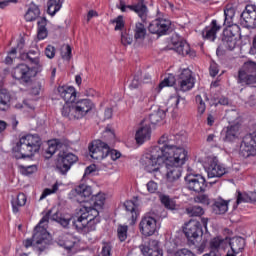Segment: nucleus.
<instances>
[{"label":"nucleus","instance_id":"nucleus-1","mask_svg":"<svg viewBox=\"0 0 256 256\" xmlns=\"http://www.w3.org/2000/svg\"><path fill=\"white\" fill-rule=\"evenodd\" d=\"M181 136L170 134L163 135L158 146H153L141 158V163L148 173H154V177H161L160 167L163 165L166 172V183L169 187L177 185L181 179V166L187 161V150L179 145Z\"/></svg>","mask_w":256,"mask_h":256},{"label":"nucleus","instance_id":"nucleus-2","mask_svg":"<svg viewBox=\"0 0 256 256\" xmlns=\"http://www.w3.org/2000/svg\"><path fill=\"white\" fill-rule=\"evenodd\" d=\"M105 205V194L98 193L90 199V206H82L73 217V227L78 233L87 235L97 229L99 211Z\"/></svg>","mask_w":256,"mask_h":256},{"label":"nucleus","instance_id":"nucleus-3","mask_svg":"<svg viewBox=\"0 0 256 256\" xmlns=\"http://www.w3.org/2000/svg\"><path fill=\"white\" fill-rule=\"evenodd\" d=\"M52 211L49 210L45 216L42 217L39 224L34 228V233L32 238L24 240L23 244L26 249L33 247L39 253L47 251L51 247V234L47 232V224L49 223V218L51 217Z\"/></svg>","mask_w":256,"mask_h":256},{"label":"nucleus","instance_id":"nucleus-4","mask_svg":"<svg viewBox=\"0 0 256 256\" xmlns=\"http://www.w3.org/2000/svg\"><path fill=\"white\" fill-rule=\"evenodd\" d=\"M118 9L122 11V13H125L127 9H130V11H134L137 13V15L140 17L141 22H137L135 24V27L133 29L134 32V39L136 41H143L147 35V28H145V25H147V5L143 2V0H139L137 4L135 5H125V2L123 0H120V5L118 6Z\"/></svg>","mask_w":256,"mask_h":256},{"label":"nucleus","instance_id":"nucleus-5","mask_svg":"<svg viewBox=\"0 0 256 256\" xmlns=\"http://www.w3.org/2000/svg\"><path fill=\"white\" fill-rule=\"evenodd\" d=\"M41 145L42 141L39 135L28 134L20 138L19 142L13 148V152L16 153V159H25L27 157H33L35 153H39Z\"/></svg>","mask_w":256,"mask_h":256},{"label":"nucleus","instance_id":"nucleus-6","mask_svg":"<svg viewBox=\"0 0 256 256\" xmlns=\"http://www.w3.org/2000/svg\"><path fill=\"white\" fill-rule=\"evenodd\" d=\"M93 109H95V103L91 99L86 98L74 101L72 104H65L62 107L61 113L63 117L79 121V119H83V117H87L89 113H92Z\"/></svg>","mask_w":256,"mask_h":256},{"label":"nucleus","instance_id":"nucleus-7","mask_svg":"<svg viewBox=\"0 0 256 256\" xmlns=\"http://www.w3.org/2000/svg\"><path fill=\"white\" fill-rule=\"evenodd\" d=\"M238 83L256 87V62L248 61L238 72Z\"/></svg>","mask_w":256,"mask_h":256},{"label":"nucleus","instance_id":"nucleus-8","mask_svg":"<svg viewBox=\"0 0 256 256\" xmlns=\"http://www.w3.org/2000/svg\"><path fill=\"white\" fill-rule=\"evenodd\" d=\"M77 161H79L77 155L60 151L55 164L56 171H58L60 175H67Z\"/></svg>","mask_w":256,"mask_h":256},{"label":"nucleus","instance_id":"nucleus-9","mask_svg":"<svg viewBox=\"0 0 256 256\" xmlns=\"http://www.w3.org/2000/svg\"><path fill=\"white\" fill-rule=\"evenodd\" d=\"M241 35L239 25H233L229 29L223 31L222 45L228 51H233L237 47V37Z\"/></svg>","mask_w":256,"mask_h":256},{"label":"nucleus","instance_id":"nucleus-10","mask_svg":"<svg viewBox=\"0 0 256 256\" xmlns=\"http://www.w3.org/2000/svg\"><path fill=\"white\" fill-rule=\"evenodd\" d=\"M204 169L207 172L209 179H219L227 173V169L223 164L219 163L217 157L208 158L207 162L204 164Z\"/></svg>","mask_w":256,"mask_h":256},{"label":"nucleus","instance_id":"nucleus-11","mask_svg":"<svg viewBox=\"0 0 256 256\" xmlns=\"http://www.w3.org/2000/svg\"><path fill=\"white\" fill-rule=\"evenodd\" d=\"M186 187L194 193H204L207 189V181L200 174H188L185 176Z\"/></svg>","mask_w":256,"mask_h":256},{"label":"nucleus","instance_id":"nucleus-12","mask_svg":"<svg viewBox=\"0 0 256 256\" xmlns=\"http://www.w3.org/2000/svg\"><path fill=\"white\" fill-rule=\"evenodd\" d=\"M89 153L92 159H96V161H101L106 157H109V145L101 140L92 141L89 146Z\"/></svg>","mask_w":256,"mask_h":256},{"label":"nucleus","instance_id":"nucleus-13","mask_svg":"<svg viewBox=\"0 0 256 256\" xmlns=\"http://www.w3.org/2000/svg\"><path fill=\"white\" fill-rule=\"evenodd\" d=\"M184 234L187 237L189 244L196 243V240L203 237L201 222L197 220H190L184 227Z\"/></svg>","mask_w":256,"mask_h":256},{"label":"nucleus","instance_id":"nucleus-14","mask_svg":"<svg viewBox=\"0 0 256 256\" xmlns=\"http://www.w3.org/2000/svg\"><path fill=\"white\" fill-rule=\"evenodd\" d=\"M159 226H157V219L147 214L141 219L139 223V231L144 237H151L157 233Z\"/></svg>","mask_w":256,"mask_h":256},{"label":"nucleus","instance_id":"nucleus-15","mask_svg":"<svg viewBox=\"0 0 256 256\" xmlns=\"http://www.w3.org/2000/svg\"><path fill=\"white\" fill-rule=\"evenodd\" d=\"M240 153L245 158L256 154V131L243 137L240 145Z\"/></svg>","mask_w":256,"mask_h":256},{"label":"nucleus","instance_id":"nucleus-16","mask_svg":"<svg viewBox=\"0 0 256 256\" xmlns=\"http://www.w3.org/2000/svg\"><path fill=\"white\" fill-rule=\"evenodd\" d=\"M171 28V20L167 18H157L148 26V31L154 35H166Z\"/></svg>","mask_w":256,"mask_h":256},{"label":"nucleus","instance_id":"nucleus-17","mask_svg":"<svg viewBox=\"0 0 256 256\" xmlns=\"http://www.w3.org/2000/svg\"><path fill=\"white\" fill-rule=\"evenodd\" d=\"M12 77L22 83H31V79L35 77V72L26 64H19L12 72Z\"/></svg>","mask_w":256,"mask_h":256},{"label":"nucleus","instance_id":"nucleus-18","mask_svg":"<svg viewBox=\"0 0 256 256\" xmlns=\"http://www.w3.org/2000/svg\"><path fill=\"white\" fill-rule=\"evenodd\" d=\"M178 84L180 91H191L192 87H195V78L189 69H184L178 78Z\"/></svg>","mask_w":256,"mask_h":256},{"label":"nucleus","instance_id":"nucleus-19","mask_svg":"<svg viewBox=\"0 0 256 256\" xmlns=\"http://www.w3.org/2000/svg\"><path fill=\"white\" fill-rule=\"evenodd\" d=\"M58 94L64 99L65 105H72L77 101V92L73 86H59Z\"/></svg>","mask_w":256,"mask_h":256},{"label":"nucleus","instance_id":"nucleus-20","mask_svg":"<svg viewBox=\"0 0 256 256\" xmlns=\"http://www.w3.org/2000/svg\"><path fill=\"white\" fill-rule=\"evenodd\" d=\"M139 249L144 256H163V250L159 248L157 240H150L148 246L140 245Z\"/></svg>","mask_w":256,"mask_h":256},{"label":"nucleus","instance_id":"nucleus-21","mask_svg":"<svg viewBox=\"0 0 256 256\" xmlns=\"http://www.w3.org/2000/svg\"><path fill=\"white\" fill-rule=\"evenodd\" d=\"M71 193L74 197H76L79 203H85V201H89V197H91L93 191L91 190L90 186L81 184L72 190Z\"/></svg>","mask_w":256,"mask_h":256},{"label":"nucleus","instance_id":"nucleus-22","mask_svg":"<svg viewBox=\"0 0 256 256\" xmlns=\"http://www.w3.org/2000/svg\"><path fill=\"white\" fill-rule=\"evenodd\" d=\"M231 252H228L226 256H236L237 253H241L245 249V239L241 236H236L228 240Z\"/></svg>","mask_w":256,"mask_h":256},{"label":"nucleus","instance_id":"nucleus-23","mask_svg":"<svg viewBox=\"0 0 256 256\" xmlns=\"http://www.w3.org/2000/svg\"><path fill=\"white\" fill-rule=\"evenodd\" d=\"M221 31V25L217 20H212L209 26H206L202 31L203 39H208L209 41H215L217 39V32Z\"/></svg>","mask_w":256,"mask_h":256},{"label":"nucleus","instance_id":"nucleus-24","mask_svg":"<svg viewBox=\"0 0 256 256\" xmlns=\"http://www.w3.org/2000/svg\"><path fill=\"white\" fill-rule=\"evenodd\" d=\"M173 49L178 53V55H188V57H195V51L191 50V46L185 40H180L178 42H173Z\"/></svg>","mask_w":256,"mask_h":256},{"label":"nucleus","instance_id":"nucleus-25","mask_svg":"<svg viewBox=\"0 0 256 256\" xmlns=\"http://www.w3.org/2000/svg\"><path fill=\"white\" fill-rule=\"evenodd\" d=\"M22 59L34 65V69L38 71L43 67V63L39 60V50H30L28 53L22 55Z\"/></svg>","mask_w":256,"mask_h":256},{"label":"nucleus","instance_id":"nucleus-26","mask_svg":"<svg viewBox=\"0 0 256 256\" xmlns=\"http://www.w3.org/2000/svg\"><path fill=\"white\" fill-rule=\"evenodd\" d=\"M135 139L140 145H143L145 141H149L151 139V126L146 124L140 127L136 132Z\"/></svg>","mask_w":256,"mask_h":256},{"label":"nucleus","instance_id":"nucleus-27","mask_svg":"<svg viewBox=\"0 0 256 256\" xmlns=\"http://www.w3.org/2000/svg\"><path fill=\"white\" fill-rule=\"evenodd\" d=\"M40 15H41V10L39 9V6L31 2L27 12L24 15V19L25 21L33 22V21H37Z\"/></svg>","mask_w":256,"mask_h":256},{"label":"nucleus","instance_id":"nucleus-28","mask_svg":"<svg viewBox=\"0 0 256 256\" xmlns=\"http://www.w3.org/2000/svg\"><path fill=\"white\" fill-rule=\"evenodd\" d=\"M236 197V205H241V203H256V192L246 193L238 190Z\"/></svg>","mask_w":256,"mask_h":256},{"label":"nucleus","instance_id":"nucleus-29","mask_svg":"<svg viewBox=\"0 0 256 256\" xmlns=\"http://www.w3.org/2000/svg\"><path fill=\"white\" fill-rule=\"evenodd\" d=\"M124 208L131 215V225H135L137 221V217H139V209L137 207V204L135 202L128 200L124 202Z\"/></svg>","mask_w":256,"mask_h":256},{"label":"nucleus","instance_id":"nucleus-30","mask_svg":"<svg viewBox=\"0 0 256 256\" xmlns=\"http://www.w3.org/2000/svg\"><path fill=\"white\" fill-rule=\"evenodd\" d=\"M57 244L60 247H64V249L71 251L72 247H75V242L73 241V235L62 234V235L58 236Z\"/></svg>","mask_w":256,"mask_h":256},{"label":"nucleus","instance_id":"nucleus-31","mask_svg":"<svg viewBox=\"0 0 256 256\" xmlns=\"http://www.w3.org/2000/svg\"><path fill=\"white\" fill-rule=\"evenodd\" d=\"M212 209L216 215H225V212L229 211V202L223 199L216 200L212 205Z\"/></svg>","mask_w":256,"mask_h":256},{"label":"nucleus","instance_id":"nucleus-32","mask_svg":"<svg viewBox=\"0 0 256 256\" xmlns=\"http://www.w3.org/2000/svg\"><path fill=\"white\" fill-rule=\"evenodd\" d=\"M11 107V94L3 89L0 90V111H8Z\"/></svg>","mask_w":256,"mask_h":256},{"label":"nucleus","instance_id":"nucleus-33","mask_svg":"<svg viewBox=\"0 0 256 256\" xmlns=\"http://www.w3.org/2000/svg\"><path fill=\"white\" fill-rule=\"evenodd\" d=\"M239 137V124L230 125L226 128L224 141H235Z\"/></svg>","mask_w":256,"mask_h":256},{"label":"nucleus","instance_id":"nucleus-34","mask_svg":"<svg viewBox=\"0 0 256 256\" xmlns=\"http://www.w3.org/2000/svg\"><path fill=\"white\" fill-rule=\"evenodd\" d=\"M51 220L59 223V225H61V227H63L64 229L69 228V223H71V218L65 217V215H63V213L59 211L51 215Z\"/></svg>","mask_w":256,"mask_h":256},{"label":"nucleus","instance_id":"nucleus-35","mask_svg":"<svg viewBox=\"0 0 256 256\" xmlns=\"http://www.w3.org/2000/svg\"><path fill=\"white\" fill-rule=\"evenodd\" d=\"M13 213H19V207H24L27 203V196L23 193L17 195L16 198H13L12 201Z\"/></svg>","mask_w":256,"mask_h":256},{"label":"nucleus","instance_id":"nucleus-36","mask_svg":"<svg viewBox=\"0 0 256 256\" xmlns=\"http://www.w3.org/2000/svg\"><path fill=\"white\" fill-rule=\"evenodd\" d=\"M38 34L37 37L40 40L46 39L48 32H47V18H39L38 22Z\"/></svg>","mask_w":256,"mask_h":256},{"label":"nucleus","instance_id":"nucleus-37","mask_svg":"<svg viewBox=\"0 0 256 256\" xmlns=\"http://www.w3.org/2000/svg\"><path fill=\"white\" fill-rule=\"evenodd\" d=\"M147 216L153 217L154 219H156V222H158L159 219L167 217V211H165V208L163 206H156L147 214Z\"/></svg>","mask_w":256,"mask_h":256},{"label":"nucleus","instance_id":"nucleus-38","mask_svg":"<svg viewBox=\"0 0 256 256\" xmlns=\"http://www.w3.org/2000/svg\"><path fill=\"white\" fill-rule=\"evenodd\" d=\"M224 25H227V27H229V29H231V27H233V25H237L234 24L233 19L235 18V8L233 7H229L226 8L224 10Z\"/></svg>","mask_w":256,"mask_h":256},{"label":"nucleus","instance_id":"nucleus-39","mask_svg":"<svg viewBox=\"0 0 256 256\" xmlns=\"http://www.w3.org/2000/svg\"><path fill=\"white\" fill-rule=\"evenodd\" d=\"M48 14L52 17L61 10V7H63V2L61 0H48Z\"/></svg>","mask_w":256,"mask_h":256},{"label":"nucleus","instance_id":"nucleus-40","mask_svg":"<svg viewBox=\"0 0 256 256\" xmlns=\"http://www.w3.org/2000/svg\"><path fill=\"white\" fill-rule=\"evenodd\" d=\"M186 213L189 217H201V215L205 214V210L199 205H194L186 208Z\"/></svg>","mask_w":256,"mask_h":256},{"label":"nucleus","instance_id":"nucleus-41","mask_svg":"<svg viewBox=\"0 0 256 256\" xmlns=\"http://www.w3.org/2000/svg\"><path fill=\"white\" fill-rule=\"evenodd\" d=\"M229 243V239H222L220 237H216L211 240L210 242V248L212 251H215L216 253H219V247Z\"/></svg>","mask_w":256,"mask_h":256},{"label":"nucleus","instance_id":"nucleus-42","mask_svg":"<svg viewBox=\"0 0 256 256\" xmlns=\"http://www.w3.org/2000/svg\"><path fill=\"white\" fill-rule=\"evenodd\" d=\"M165 119V110L158 109L157 112H154L149 115L148 120L152 125H157L159 121H163Z\"/></svg>","mask_w":256,"mask_h":256},{"label":"nucleus","instance_id":"nucleus-43","mask_svg":"<svg viewBox=\"0 0 256 256\" xmlns=\"http://www.w3.org/2000/svg\"><path fill=\"white\" fill-rule=\"evenodd\" d=\"M61 147H63V144H61L59 140H55L54 143H50L46 150L47 155H49L48 157H53V155H55V153H57Z\"/></svg>","mask_w":256,"mask_h":256},{"label":"nucleus","instance_id":"nucleus-44","mask_svg":"<svg viewBox=\"0 0 256 256\" xmlns=\"http://www.w3.org/2000/svg\"><path fill=\"white\" fill-rule=\"evenodd\" d=\"M175 76L173 74H169L167 77L163 79V81L159 84V89L165 88V87H173L175 85Z\"/></svg>","mask_w":256,"mask_h":256},{"label":"nucleus","instance_id":"nucleus-45","mask_svg":"<svg viewBox=\"0 0 256 256\" xmlns=\"http://www.w3.org/2000/svg\"><path fill=\"white\" fill-rule=\"evenodd\" d=\"M127 231H129L128 225H118L117 233L119 241L123 242L127 239Z\"/></svg>","mask_w":256,"mask_h":256},{"label":"nucleus","instance_id":"nucleus-46","mask_svg":"<svg viewBox=\"0 0 256 256\" xmlns=\"http://www.w3.org/2000/svg\"><path fill=\"white\" fill-rule=\"evenodd\" d=\"M19 169L22 175H33V173L37 171V166L36 165H30V166L20 165Z\"/></svg>","mask_w":256,"mask_h":256},{"label":"nucleus","instance_id":"nucleus-47","mask_svg":"<svg viewBox=\"0 0 256 256\" xmlns=\"http://www.w3.org/2000/svg\"><path fill=\"white\" fill-rule=\"evenodd\" d=\"M141 72H137V74L134 76V79L130 83V89H139V85H141Z\"/></svg>","mask_w":256,"mask_h":256},{"label":"nucleus","instance_id":"nucleus-48","mask_svg":"<svg viewBox=\"0 0 256 256\" xmlns=\"http://www.w3.org/2000/svg\"><path fill=\"white\" fill-rule=\"evenodd\" d=\"M196 103L198 105V113H200V115H203L207 107L205 106V102L203 101V98L201 97V95L196 96Z\"/></svg>","mask_w":256,"mask_h":256},{"label":"nucleus","instance_id":"nucleus-49","mask_svg":"<svg viewBox=\"0 0 256 256\" xmlns=\"http://www.w3.org/2000/svg\"><path fill=\"white\" fill-rule=\"evenodd\" d=\"M58 190H59V184L55 183V184L52 186V189L46 188V189L43 191V193H42L40 199H45V197H47V195H51V194H53V193H57Z\"/></svg>","mask_w":256,"mask_h":256},{"label":"nucleus","instance_id":"nucleus-50","mask_svg":"<svg viewBox=\"0 0 256 256\" xmlns=\"http://www.w3.org/2000/svg\"><path fill=\"white\" fill-rule=\"evenodd\" d=\"M195 241H196V243H190V245H194V247L197 249V251H199L200 253H203L205 251V248L207 247V241L202 240L201 243H199V241H201V239H198Z\"/></svg>","mask_w":256,"mask_h":256},{"label":"nucleus","instance_id":"nucleus-51","mask_svg":"<svg viewBox=\"0 0 256 256\" xmlns=\"http://www.w3.org/2000/svg\"><path fill=\"white\" fill-rule=\"evenodd\" d=\"M111 23H115V31H121L125 27V22L123 21V16H118L116 19L112 20Z\"/></svg>","mask_w":256,"mask_h":256},{"label":"nucleus","instance_id":"nucleus-52","mask_svg":"<svg viewBox=\"0 0 256 256\" xmlns=\"http://www.w3.org/2000/svg\"><path fill=\"white\" fill-rule=\"evenodd\" d=\"M196 203H202L203 205H209L211 202L209 200V196L205 194H201L195 197Z\"/></svg>","mask_w":256,"mask_h":256},{"label":"nucleus","instance_id":"nucleus-53","mask_svg":"<svg viewBox=\"0 0 256 256\" xmlns=\"http://www.w3.org/2000/svg\"><path fill=\"white\" fill-rule=\"evenodd\" d=\"M56 50L53 45H48L45 48V55L48 59H53L55 57Z\"/></svg>","mask_w":256,"mask_h":256},{"label":"nucleus","instance_id":"nucleus-54","mask_svg":"<svg viewBox=\"0 0 256 256\" xmlns=\"http://www.w3.org/2000/svg\"><path fill=\"white\" fill-rule=\"evenodd\" d=\"M61 55L62 59L69 61V59H71V46L66 45L64 50H62Z\"/></svg>","mask_w":256,"mask_h":256},{"label":"nucleus","instance_id":"nucleus-55","mask_svg":"<svg viewBox=\"0 0 256 256\" xmlns=\"http://www.w3.org/2000/svg\"><path fill=\"white\" fill-rule=\"evenodd\" d=\"M121 43L122 45H131L133 43V38L129 36V34H122Z\"/></svg>","mask_w":256,"mask_h":256},{"label":"nucleus","instance_id":"nucleus-56","mask_svg":"<svg viewBox=\"0 0 256 256\" xmlns=\"http://www.w3.org/2000/svg\"><path fill=\"white\" fill-rule=\"evenodd\" d=\"M209 71H210L211 77H216V75L219 73V66H217V63L212 62L210 64Z\"/></svg>","mask_w":256,"mask_h":256},{"label":"nucleus","instance_id":"nucleus-57","mask_svg":"<svg viewBox=\"0 0 256 256\" xmlns=\"http://www.w3.org/2000/svg\"><path fill=\"white\" fill-rule=\"evenodd\" d=\"M108 155L111 157L112 161H117V159L121 157V152L117 150H111V148H109Z\"/></svg>","mask_w":256,"mask_h":256},{"label":"nucleus","instance_id":"nucleus-58","mask_svg":"<svg viewBox=\"0 0 256 256\" xmlns=\"http://www.w3.org/2000/svg\"><path fill=\"white\" fill-rule=\"evenodd\" d=\"M102 256H111V244L105 243L102 247Z\"/></svg>","mask_w":256,"mask_h":256},{"label":"nucleus","instance_id":"nucleus-59","mask_svg":"<svg viewBox=\"0 0 256 256\" xmlns=\"http://www.w3.org/2000/svg\"><path fill=\"white\" fill-rule=\"evenodd\" d=\"M146 187L149 193H155V191H157V183L154 181H149Z\"/></svg>","mask_w":256,"mask_h":256},{"label":"nucleus","instance_id":"nucleus-60","mask_svg":"<svg viewBox=\"0 0 256 256\" xmlns=\"http://www.w3.org/2000/svg\"><path fill=\"white\" fill-rule=\"evenodd\" d=\"M211 105H215V107H217V105H229V99L225 97H221L218 100V102L214 100V102H212Z\"/></svg>","mask_w":256,"mask_h":256},{"label":"nucleus","instance_id":"nucleus-61","mask_svg":"<svg viewBox=\"0 0 256 256\" xmlns=\"http://www.w3.org/2000/svg\"><path fill=\"white\" fill-rule=\"evenodd\" d=\"M18 0H0V9H7L11 3H17Z\"/></svg>","mask_w":256,"mask_h":256},{"label":"nucleus","instance_id":"nucleus-62","mask_svg":"<svg viewBox=\"0 0 256 256\" xmlns=\"http://www.w3.org/2000/svg\"><path fill=\"white\" fill-rule=\"evenodd\" d=\"M41 91V84H35L31 90H30V93L31 95H39Z\"/></svg>","mask_w":256,"mask_h":256},{"label":"nucleus","instance_id":"nucleus-63","mask_svg":"<svg viewBox=\"0 0 256 256\" xmlns=\"http://www.w3.org/2000/svg\"><path fill=\"white\" fill-rule=\"evenodd\" d=\"M95 169H97V166H95V164H92V165L88 166L85 169L84 175H91V173H94Z\"/></svg>","mask_w":256,"mask_h":256},{"label":"nucleus","instance_id":"nucleus-64","mask_svg":"<svg viewBox=\"0 0 256 256\" xmlns=\"http://www.w3.org/2000/svg\"><path fill=\"white\" fill-rule=\"evenodd\" d=\"M104 117L105 119H111V117H113V109L107 108L104 112Z\"/></svg>","mask_w":256,"mask_h":256}]
</instances>
